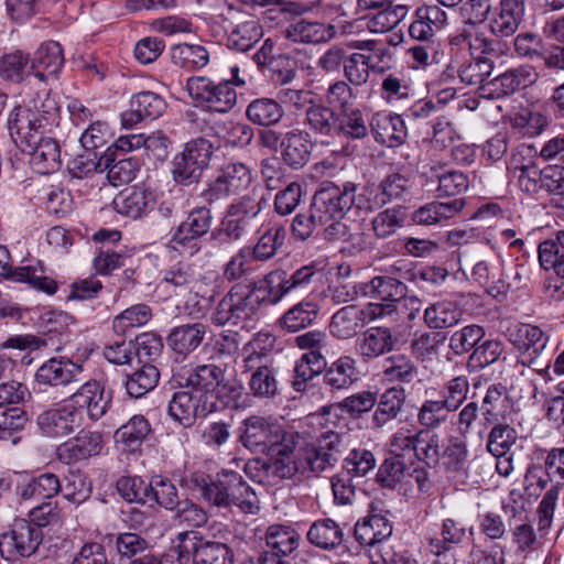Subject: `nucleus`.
<instances>
[{
    "instance_id": "nucleus-1",
    "label": "nucleus",
    "mask_w": 564,
    "mask_h": 564,
    "mask_svg": "<svg viewBox=\"0 0 564 564\" xmlns=\"http://www.w3.org/2000/svg\"><path fill=\"white\" fill-rule=\"evenodd\" d=\"M315 273V265L307 264L290 275L283 270H274L259 283L237 282L218 302L210 321L216 326L252 321L263 302L275 304L284 295L305 289Z\"/></svg>"
},
{
    "instance_id": "nucleus-2",
    "label": "nucleus",
    "mask_w": 564,
    "mask_h": 564,
    "mask_svg": "<svg viewBox=\"0 0 564 564\" xmlns=\"http://www.w3.org/2000/svg\"><path fill=\"white\" fill-rule=\"evenodd\" d=\"M183 486L197 492L206 502L218 508L237 507L243 513L259 510L258 499L243 477L234 470L223 469L215 478L195 471L182 479Z\"/></svg>"
},
{
    "instance_id": "nucleus-3",
    "label": "nucleus",
    "mask_w": 564,
    "mask_h": 564,
    "mask_svg": "<svg viewBox=\"0 0 564 564\" xmlns=\"http://www.w3.org/2000/svg\"><path fill=\"white\" fill-rule=\"evenodd\" d=\"M15 143L30 154V164L39 174H52L62 166L61 147L53 130L25 129L9 130Z\"/></svg>"
},
{
    "instance_id": "nucleus-4",
    "label": "nucleus",
    "mask_w": 564,
    "mask_h": 564,
    "mask_svg": "<svg viewBox=\"0 0 564 564\" xmlns=\"http://www.w3.org/2000/svg\"><path fill=\"white\" fill-rule=\"evenodd\" d=\"M59 123V106L48 93H39L28 106H17L9 115V130H53Z\"/></svg>"
},
{
    "instance_id": "nucleus-5",
    "label": "nucleus",
    "mask_w": 564,
    "mask_h": 564,
    "mask_svg": "<svg viewBox=\"0 0 564 564\" xmlns=\"http://www.w3.org/2000/svg\"><path fill=\"white\" fill-rule=\"evenodd\" d=\"M213 153V143L206 138L199 137L186 142L173 159L174 181L184 186L197 183L209 166Z\"/></svg>"
},
{
    "instance_id": "nucleus-6",
    "label": "nucleus",
    "mask_w": 564,
    "mask_h": 564,
    "mask_svg": "<svg viewBox=\"0 0 564 564\" xmlns=\"http://www.w3.org/2000/svg\"><path fill=\"white\" fill-rule=\"evenodd\" d=\"M43 531L25 519H15L0 534V556L8 562H18L34 555L42 541Z\"/></svg>"
},
{
    "instance_id": "nucleus-7",
    "label": "nucleus",
    "mask_w": 564,
    "mask_h": 564,
    "mask_svg": "<svg viewBox=\"0 0 564 564\" xmlns=\"http://www.w3.org/2000/svg\"><path fill=\"white\" fill-rule=\"evenodd\" d=\"M185 89L196 105L210 111L225 113L237 102V93L227 82L195 76L186 80Z\"/></svg>"
},
{
    "instance_id": "nucleus-8",
    "label": "nucleus",
    "mask_w": 564,
    "mask_h": 564,
    "mask_svg": "<svg viewBox=\"0 0 564 564\" xmlns=\"http://www.w3.org/2000/svg\"><path fill=\"white\" fill-rule=\"evenodd\" d=\"M213 225V214L206 206L196 207L189 212L173 234L170 245L180 253L193 257L202 250V237Z\"/></svg>"
},
{
    "instance_id": "nucleus-9",
    "label": "nucleus",
    "mask_w": 564,
    "mask_h": 564,
    "mask_svg": "<svg viewBox=\"0 0 564 564\" xmlns=\"http://www.w3.org/2000/svg\"><path fill=\"white\" fill-rule=\"evenodd\" d=\"M224 377V369L214 364L198 365L196 367H181L174 370L172 382L187 389L197 399L213 403V391L218 387Z\"/></svg>"
},
{
    "instance_id": "nucleus-10",
    "label": "nucleus",
    "mask_w": 564,
    "mask_h": 564,
    "mask_svg": "<svg viewBox=\"0 0 564 564\" xmlns=\"http://www.w3.org/2000/svg\"><path fill=\"white\" fill-rule=\"evenodd\" d=\"M251 182L252 172L246 164L228 163L220 169L207 188L200 192L199 197L205 204L213 205L247 189Z\"/></svg>"
},
{
    "instance_id": "nucleus-11",
    "label": "nucleus",
    "mask_w": 564,
    "mask_h": 564,
    "mask_svg": "<svg viewBox=\"0 0 564 564\" xmlns=\"http://www.w3.org/2000/svg\"><path fill=\"white\" fill-rule=\"evenodd\" d=\"M291 434L263 416L252 415L242 422L240 442L250 451L267 455Z\"/></svg>"
},
{
    "instance_id": "nucleus-12",
    "label": "nucleus",
    "mask_w": 564,
    "mask_h": 564,
    "mask_svg": "<svg viewBox=\"0 0 564 564\" xmlns=\"http://www.w3.org/2000/svg\"><path fill=\"white\" fill-rule=\"evenodd\" d=\"M352 182L338 186L333 182H324L315 192L311 206L325 225L330 220H341L346 213L352 208L350 192Z\"/></svg>"
},
{
    "instance_id": "nucleus-13",
    "label": "nucleus",
    "mask_w": 564,
    "mask_h": 564,
    "mask_svg": "<svg viewBox=\"0 0 564 564\" xmlns=\"http://www.w3.org/2000/svg\"><path fill=\"white\" fill-rule=\"evenodd\" d=\"M36 424L47 437H64L83 424V415L68 400L55 403L37 415Z\"/></svg>"
},
{
    "instance_id": "nucleus-14",
    "label": "nucleus",
    "mask_w": 564,
    "mask_h": 564,
    "mask_svg": "<svg viewBox=\"0 0 564 564\" xmlns=\"http://www.w3.org/2000/svg\"><path fill=\"white\" fill-rule=\"evenodd\" d=\"M274 452L267 454L268 462L263 463V469L268 477H272L273 481L291 479L295 474L304 471L303 453L299 458L295 457V434L286 436L280 443Z\"/></svg>"
},
{
    "instance_id": "nucleus-15",
    "label": "nucleus",
    "mask_w": 564,
    "mask_h": 564,
    "mask_svg": "<svg viewBox=\"0 0 564 564\" xmlns=\"http://www.w3.org/2000/svg\"><path fill=\"white\" fill-rule=\"evenodd\" d=\"M536 79L538 73L532 66L521 65L487 80L481 86V95L491 99H499L534 84Z\"/></svg>"
},
{
    "instance_id": "nucleus-16",
    "label": "nucleus",
    "mask_w": 564,
    "mask_h": 564,
    "mask_svg": "<svg viewBox=\"0 0 564 564\" xmlns=\"http://www.w3.org/2000/svg\"><path fill=\"white\" fill-rule=\"evenodd\" d=\"M102 447L104 438L100 432L80 430L74 437L57 446L56 456L59 462L70 465L99 455Z\"/></svg>"
},
{
    "instance_id": "nucleus-17",
    "label": "nucleus",
    "mask_w": 564,
    "mask_h": 564,
    "mask_svg": "<svg viewBox=\"0 0 564 564\" xmlns=\"http://www.w3.org/2000/svg\"><path fill=\"white\" fill-rule=\"evenodd\" d=\"M213 403L199 400L188 390L173 393L167 404L169 416L181 426L189 429L198 416H206L213 412Z\"/></svg>"
},
{
    "instance_id": "nucleus-18",
    "label": "nucleus",
    "mask_w": 564,
    "mask_h": 564,
    "mask_svg": "<svg viewBox=\"0 0 564 564\" xmlns=\"http://www.w3.org/2000/svg\"><path fill=\"white\" fill-rule=\"evenodd\" d=\"M158 203L155 191L144 186H133L117 194L112 200L113 209L121 215L138 219L152 212Z\"/></svg>"
},
{
    "instance_id": "nucleus-19",
    "label": "nucleus",
    "mask_w": 564,
    "mask_h": 564,
    "mask_svg": "<svg viewBox=\"0 0 564 564\" xmlns=\"http://www.w3.org/2000/svg\"><path fill=\"white\" fill-rule=\"evenodd\" d=\"M67 400L75 404L80 413L82 410H86L88 417L94 422L100 420L111 404V398L106 394L104 386L97 380L85 382Z\"/></svg>"
},
{
    "instance_id": "nucleus-20",
    "label": "nucleus",
    "mask_w": 564,
    "mask_h": 564,
    "mask_svg": "<svg viewBox=\"0 0 564 564\" xmlns=\"http://www.w3.org/2000/svg\"><path fill=\"white\" fill-rule=\"evenodd\" d=\"M166 106L159 94L140 91L131 98L130 109L121 115V123L124 128H132L142 120H154L164 113Z\"/></svg>"
},
{
    "instance_id": "nucleus-21",
    "label": "nucleus",
    "mask_w": 564,
    "mask_h": 564,
    "mask_svg": "<svg viewBox=\"0 0 564 564\" xmlns=\"http://www.w3.org/2000/svg\"><path fill=\"white\" fill-rule=\"evenodd\" d=\"M82 371V365L68 357H52L36 370L35 382L50 387L66 386L76 381Z\"/></svg>"
},
{
    "instance_id": "nucleus-22",
    "label": "nucleus",
    "mask_w": 564,
    "mask_h": 564,
    "mask_svg": "<svg viewBox=\"0 0 564 564\" xmlns=\"http://www.w3.org/2000/svg\"><path fill=\"white\" fill-rule=\"evenodd\" d=\"M369 128L375 140L388 148L401 145L408 134L402 117L386 111L376 112L369 121Z\"/></svg>"
},
{
    "instance_id": "nucleus-23",
    "label": "nucleus",
    "mask_w": 564,
    "mask_h": 564,
    "mask_svg": "<svg viewBox=\"0 0 564 564\" xmlns=\"http://www.w3.org/2000/svg\"><path fill=\"white\" fill-rule=\"evenodd\" d=\"M65 63L62 45L55 41L43 42L31 58L32 75L41 82L55 78Z\"/></svg>"
},
{
    "instance_id": "nucleus-24",
    "label": "nucleus",
    "mask_w": 564,
    "mask_h": 564,
    "mask_svg": "<svg viewBox=\"0 0 564 564\" xmlns=\"http://www.w3.org/2000/svg\"><path fill=\"white\" fill-rule=\"evenodd\" d=\"M508 339L520 352L531 355L530 364L534 362L549 343V336L539 326L524 323L510 327Z\"/></svg>"
},
{
    "instance_id": "nucleus-25",
    "label": "nucleus",
    "mask_w": 564,
    "mask_h": 564,
    "mask_svg": "<svg viewBox=\"0 0 564 564\" xmlns=\"http://www.w3.org/2000/svg\"><path fill=\"white\" fill-rule=\"evenodd\" d=\"M313 144L310 134L301 129L285 132L281 140V156L291 169H302L310 161Z\"/></svg>"
},
{
    "instance_id": "nucleus-26",
    "label": "nucleus",
    "mask_w": 564,
    "mask_h": 564,
    "mask_svg": "<svg viewBox=\"0 0 564 564\" xmlns=\"http://www.w3.org/2000/svg\"><path fill=\"white\" fill-rule=\"evenodd\" d=\"M10 281L28 283L31 288L53 295L57 291V283L47 275L43 262L39 259H24L21 265L13 269Z\"/></svg>"
},
{
    "instance_id": "nucleus-27",
    "label": "nucleus",
    "mask_w": 564,
    "mask_h": 564,
    "mask_svg": "<svg viewBox=\"0 0 564 564\" xmlns=\"http://www.w3.org/2000/svg\"><path fill=\"white\" fill-rule=\"evenodd\" d=\"M285 37L294 43L319 44L336 35L335 26L316 21L299 20L284 30Z\"/></svg>"
},
{
    "instance_id": "nucleus-28",
    "label": "nucleus",
    "mask_w": 564,
    "mask_h": 564,
    "mask_svg": "<svg viewBox=\"0 0 564 564\" xmlns=\"http://www.w3.org/2000/svg\"><path fill=\"white\" fill-rule=\"evenodd\" d=\"M207 325L203 323L183 324L174 327L167 338V346L174 354L185 358L196 350L207 333Z\"/></svg>"
},
{
    "instance_id": "nucleus-29",
    "label": "nucleus",
    "mask_w": 564,
    "mask_h": 564,
    "mask_svg": "<svg viewBox=\"0 0 564 564\" xmlns=\"http://www.w3.org/2000/svg\"><path fill=\"white\" fill-rule=\"evenodd\" d=\"M405 398L404 389L399 386L387 389L377 399V408L371 417L372 429L381 430L389 422L397 419L403 410Z\"/></svg>"
},
{
    "instance_id": "nucleus-30",
    "label": "nucleus",
    "mask_w": 564,
    "mask_h": 564,
    "mask_svg": "<svg viewBox=\"0 0 564 564\" xmlns=\"http://www.w3.org/2000/svg\"><path fill=\"white\" fill-rule=\"evenodd\" d=\"M105 156H108L110 161L102 164V172L107 171V178L111 185L121 186L135 177L140 167L135 158L113 151L112 147L107 148Z\"/></svg>"
},
{
    "instance_id": "nucleus-31",
    "label": "nucleus",
    "mask_w": 564,
    "mask_h": 564,
    "mask_svg": "<svg viewBox=\"0 0 564 564\" xmlns=\"http://www.w3.org/2000/svg\"><path fill=\"white\" fill-rule=\"evenodd\" d=\"M354 534L360 545L373 547L392 534V525L384 516L369 514L355 524Z\"/></svg>"
},
{
    "instance_id": "nucleus-32",
    "label": "nucleus",
    "mask_w": 564,
    "mask_h": 564,
    "mask_svg": "<svg viewBox=\"0 0 564 564\" xmlns=\"http://www.w3.org/2000/svg\"><path fill=\"white\" fill-rule=\"evenodd\" d=\"M393 346L392 333L387 327H370L356 340V351L369 359L391 351Z\"/></svg>"
},
{
    "instance_id": "nucleus-33",
    "label": "nucleus",
    "mask_w": 564,
    "mask_h": 564,
    "mask_svg": "<svg viewBox=\"0 0 564 564\" xmlns=\"http://www.w3.org/2000/svg\"><path fill=\"white\" fill-rule=\"evenodd\" d=\"M465 206L464 198H454L449 202H432L417 208L413 213V221L417 225L432 226L456 216Z\"/></svg>"
},
{
    "instance_id": "nucleus-34",
    "label": "nucleus",
    "mask_w": 564,
    "mask_h": 564,
    "mask_svg": "<svg viewBox=\"0 0 564 564\" xmlns=\"http://www.w3.org/2000/svg\"><path fill=\"white\" fill-rule=\"evenodd\" d=\"M307 540L316 547L333 551L344 543L345 533L338 522L325 518L312 523L307 531Z\"/></svg>"
},
{
    "instance_id": "nucleus-35",
    "label": "nucleus",
    "mask_w": 564,
    "mask_h": 564,
    "mask_svg": "<svg viewBox=\"0 0 564 564\" xmlns=\"http://www.w3.org/2000/svg\"><path fill=\"white\" fill-rule=\"evenodd\" d=\"M323 381L332 391L347 390L358 380L356 361L343 356L323 370Z\"/></svg>"
},
{
    "instance_id": "nucleus-36",
    "label": "nucleus",
    "mask_w": 564,
    "mask_h": 564,
    "mask_svg": "<svg viewBox=\"0 0 564 564\" xmlns=\"http://www.w3.org/2000/svg\"><path fill=\"white\" fill-rule=\"evenodd\" d=\"M62 490V484L57 475L43 473L28 482L17 487V494L22 500L52 499Z\"/></svg>"
},
{
    "instance_id": "nucleus-37",
    "label": "nucleus",
    "mask_w": 564,
    "mask_h": 564,
    "mask_svg": "<svg viewBox=\"0 0 564 564\" xmlns=\"http://www.w3.org/2000/svg\"><path fill=\"white\" fill-rule=\"evenodd\" d=\"M246 116L250 122L260 127H271L278 124L284 117L283 106L279 99L257 98L252 100L246 109Z\"/></svg>"
},
{
    "instance_id": "nucleus-38",
    "label": "nucleus",
    "mask_w": 564,
    "mask_h": 564,
    "mask_svg": "<svg viewBox=\"0 0 564 564\" xmlns=\"http://www.w3.org/2000/svg\"><path fill=\"white\" fill-rule=\"evenodd\" d=\"M369 122L366 115L356 107L338 111L335 137L359 140L368 135Z\"/></svg>"
},
{
    "instance_id": "nucleus-39",
    "label": "nucleus",
    "mask_w": 564,
    "mask_h": 564,
    "mask_svg": "<svg viewBox=\"0 0 564 564\" xmlns=\"http://www.w3.org/2000/svg\"><path fill=\"white\" fill-rule=\"evenodd\" d=\"M466 531V528L459 521L452 518L444 519L440 528L441 538H434L430 541L431 552L437 557L448 555V552L464 542Z\"/></svg>"
},
{
    "instance_id": "nucleus-40",
    "label": "nucleus",
    "mask_w": 564,
    "mask_h": 564,
    "mask_svg": "<svg viewBox=\"0 0 564 564\" xmlns=\"http://www.w3.org/2000/svg\"><path fill=\"white\" fill-rule=\"evenodd\" d=\"M365 326L361 310L357 305H347L338 310L330 321V334L339 339L354 337Z\"/></svg>"
},
{
    "instance_id": "nucleus-41",
    "label": "nucleus",
    "mask_w": 564,
    "mask_h": 564,
    "mask_svg": "<svg viewBox=\"0 0 564 564\" xmlns=\"http://www.w3.org/2000/svg\"><path fill=\"white\" fill-rule=\"evenodd\" d=\"M300 540V534L291 527L270 525L265 532V544L269 549L267 552L288 557L297 550Z\"/></svg>"
},
{
    "instance_id": "nucleus-42",
    "label": "nucleus",
    "mask_w": 564,
    "mask_h": 564,
    "mask_svg": "<svg viewBox=\"0 0 564 564\" xmlns=\"http://www.w3.org/2000/svg\"><path fill=\"white\" fill-rule=\"evenodd\" d=\"M462 311L453 301H438L424 311V323L430 329L449 328L459 323Z\"/></svg>"
},
{
    "instance_id": "nucleus-43",
    "label": "nucleus",
    "mask_w": 564,
    "mask_h": 564,
    "mask_svg": "<svg viewBox=\"0 0 564 564\" xmlns=\"http://www.w3.org/2000/svg\"><path fill=\"white\" fill-rule=\"evenodd\" d=\"M151 432L149 421L141 414L133 415L122 424L115 433L117 443L123 445L124 449L137 451Z\"/></svg>"
},
{
    "instance_id": "nucleus-44",
    "label": "nucleus",
    "mask_w": 564,
    "mask_h": 564,
    "mask_svg": "<svg viewBox=\"0 0 564 564\" xmlns=\"http://www.w3.org/2000/svg\"><path fill=\"white\" fill-rule=\"evenodd\" d=\"M337 115L322 100H315L305 111V122L315 133L335 137Z\"/></svg>"
},
{
    "instance_id": "nucleus-45",
    "label": "nucleus",
    "mask_w": 564,
    "mask_h": 564,
    "mask_svg": "<svg viewBox=\"0 0 564 564\" xmlns=\"http://www.w3.org/2000/svg\"><path fill=\"white\" fill-rule=\"evenodd\" d=\"M326 365L325 355L303 354L294 366L293 389L297 392H304L310 381L321 375Z\"/></svg>"
},
{
    "instance_id": "nucleus-46",
    "label": "nucleus",
    "mask_w": 564,
    "mask_h": 564,
    "mask_svg": "<svg viewBox=\"0 0 564 564\" xmlns=\"http://www.w3.org/2000/svg\"><path fill=\"white\" fill-rule=\"evenodd\" d=\"M492 54H481L479 51L471 55V59L465 62L457 68L462 83L467 85H480L487 83L494 69Z\"/></svg>"
},
{
    "instance_id": "nucleus-47",
    "label": "nucleus",
    "mask_w": 564,
    "mask_h": 564,
    "mask_svg": "<svg viewBox=\"0 0 564 564\" xmlns=\"http://www.w3.org/2000/svg\"><path fill=\"white\" fill-rule=\"evenodd\" d=\"M286 231L283 225H271L258 239L253 247H249L251 259L256 261H268L274 257L278 249L284 243Z\"/></svg>"
},
{
    "instance_id": "nucleus-48",
    "label": "nucleus",
    "mask_w": 564,
    "mask_h": 564,
    "mask_svg": "<svg viewBox=\"0 0 564 564\" xmlns=\"http://www.w3.org/2000/svg\"><path fill=\"white\" fill-rule=\"evenodd\" d=\"M539 261L543 269H553L564 279V230L556 232L554 239L542 241L538 248Z\"/></svg>"
},
{
    "instance_id": "nucleus-49",
    "label": "nucleus",
    "mask_w": 564,
    "mask_h": 564,
    "mask_svg": "<svg viewBox=\"0 0 564 564\" xmlns=\"http://www.w3.org/2000/svg\"><path fill=\"white\" fill-rule=\"evenodd\" d=\"M381 375L388 382L410 383L417 375L411 358L404 354H395L382 361Z\"/></svg>"
},
{
    "instance_id": "nucleus-50",
    "label": "nucleus",
    "mask_w": 564,
    "mask_h": 564,
    "mask_svg": "<svg viewBox=\"0 0 564 564\" xmlns=\"http://www.w3.org/2000/svg\"><path fill=\"white\" fill-rule=\"evenodd\" d=\"M170 55L174 65L187 70L200 69L209 62V52L197 44L182 43L173 45Z\"/></svg>"
},
{
    "instance_id": "nucleus-51",
    "label": "nucleus",
    "mask_w": 564,
    "mask_h": 564,
    "mask_svg": "<svg viewBox=\"0 0 564 564\" xmlns=\"http://www.w3.org/2000/svg\"><path fill=\"white\" fill-rule=\"evenodd\" d=\"M454 411L442 399H426L422 402L416 420L420 430L435 431L444 425Z\"/></svg>"
},
{
    "instance_id": "nucleus-52",
    "label": "nucleus",
    "mask_w": 564,
    "mask_h": 564,
    "mask_svg": "<svg viewBox=\"0 0 564 564\" xmlns=\"http://www.w3.org/2000/svg\"><path fill=\"white\" fill-rule=\"evenodd\" d=\"M318 315L314 302H300L289 308L281 317V326L289 333H296L311 326Z\"/></svg>"
},
{
    "instance_id": "nucleus-53",
    "label": "nucleus",
    "mask_w": 564,
    "mask_h": 564,
    "mask_svg": "<svg viewBox=\"0 0 564 564\" xmlns=\"http://www.w3.org/2000/svg\"><path fill=\"white\" fill-rule=\"evenodd\" d=\"M161 284L173 288L176 295L189 291L195 283V270L192 264L185 261L173 263L161 271Z\"/></svg>"
},
{
    "instance_id": "nucleus-54",
    "label": "nucleus",
    "mask_w": 564,
    "mask_h": 564,
    "mask_svg": "<svg viewBox=\"0 0 564 564\" xmlns=\"http://www.w3.org/2000/svg\"><path fill=\"white\" fill-rule=\"evenodd\" d=\"M29 54L17 50L0 57V77L12 83H21L32 75Z\"/></svg>"
},
{
    "instance_id": "nucleus-55",
    "label": "nucleus",
    "mask_w": 564,
    "mask_h": 564,
    "mask_svg": "<svg viewBox=\"0 0 564 564\" xmlns=\"http://www.w3.org/2000/svg\"><path fill=\"white\" fill-rule=\"evenodd\" d=\"M369 292L378 300L394 304L406 294V285L397 278L379 275L372 278L365 288V293Z\"/></svg>"
},
{
    "instance_id": "nucleus-56",
    "label": "nucleus",
    "mask_w": 564,
    "mask_h": 564,
    "mask_svg": "<svg viewBox=\"0 0 564 564\" xmlns=\"http://www.w3.org/2000/svg\"><path fill=\"white\" fill-rule=\"evenodd\" d=\"M503 349V344L497 339H487L477 345L467 359L468 372L475 373L494 365L502 355Z\"/></svg>"
},
{
    "instance_id": "nucleus-57",
    "label": "nucleus",
    "mask_w": 564,
    "mask_h": 564,
    "mask_svg": "<svg viewBox=\"0 0 564 564\" xmlns=\"http://www.w3.org/2000/svg\"><path fill=\"white\" fill-rule=\"evenodd\" d=\"M159 379L158 368L151 364H145L127 376L124 382L127 393L132 398H141L158 386Z\"/></svg>"
},
{
    "instance_id": "nucleus-58",
    "label": "nucleus",
    "mask_w": 564,
    "mask_h": 564,
    "mask_svg": "<svg viewBox=\"0 0 564 564\" xmlns=\"http://www.w3.org/2000/svg\"><path fill=\"white\" fill-rule=\"evenodd\" d=\"M414 456L429 468L436 467L441 462V438L435 431L420 430Z\"/></svg>"
},
{
    "instance_id": "nucleus-59",
    "label": "nucleus",
    "mask_w": 564,
    "mask_h": 564,
    "mask_svg": "<svg viewBox=\"0 0 564 564\" xmlns=\"http://www.w3.org/2000/svg\"><path fill=\"white\" fill-rule=\"evenodd\" d=\"M263 35L257 20H248L236 25L228 35L227 46L238 52L249 51Z\"/></svg>"
},
{
    "instance_id": "nucleus-60",
    "label": "nucleus",
    "mask_w": 564,
    "mask_h": 564,
    "mask_svg": "<svg viewBox=\"0 0 564 564\" xmlns=\"http://www.w3.org/2000/svg\"><path fill=\"white\" fill-rule=\"evenodd\" d=\"M152 318V310L147 304H135L117 315L112 321L116 334L124 336L131 329L145 325Z\"/></svg>"
},
{
    "instance_id": "nucleus-61",
    "label": "nucleus",
    "mask_w": 564,
    "mask_h": 564,
    "mask_svg": "<svg viewBox=\"0 0 564 564\" xmlns=\"http://www.w3.org/2000/svg\"><path fill=\"white\" fill-rule=\"evenodd\" d=\"M517 440L518 433L516 429L498 420L492 423V427L488 433L486 448L491 455L509 454Z\"/></svg>"
},
{
    "instance_id": "nucleus-62",
    "label": "nucleus",
    "mask_w": 564,
    "mask_h": 564,
    "mask_svg": "<svg viewBox=\"0 0 564 564\" xmlns=\"http://www.w3.org/2000/svg\"><path fill=\"white\" fill-rule=\"evenodd\" d=\"M149 502H154L166 510L178 506V495L175 485L163 476H153L148 485Z\"/></svg>"
},
{
    "instance_id": "nucleus-63",
    "label": "nucleus",
    "mask_w": 564,
    "mask_h": 564,
    "mask_svg": "<svg viewBox=\"0 0 564 564\" xmlns=\"http://www.w3.org/2000/svg\"><path fill=\"white\" fill-rule=\"evenodd\" d=\"M409 469L403 458L389 454L379 466L377 481L384 488L393 489L408 477Z\"/></svg>"
},
{
    "instance_id": "nucleus-64",
    "label": "nucleus",
    "mask_w": 564,
    "mask_h": 564,
    "mask_svg": "<svg viewBox=\"0 0 564 564\" xmlns=\"http://www.w3.org/2000/svg\"><path fill=\"white\" fill-rule=\"evenodd\" d=\"M195 564H234L232 550L225 543L202 541Z\"/></svg>"
}]
</instances>
